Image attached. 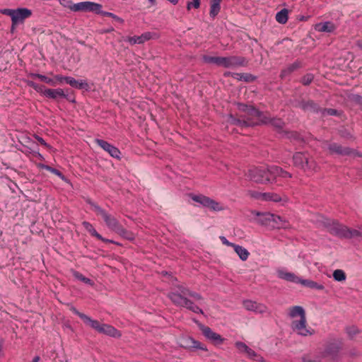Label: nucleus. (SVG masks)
Masks as SVG:
<instances>
[{"mask_svg":"<svg viewBox=\"0 0 362 362\" xmlns=\"http://www.w3.org/2000/svg\"><path fill=\"white\" fill-rule=\"evenodd\" d=\"M199 329L204 336L214 344H221L223 342L224 339L220 334L213 332L210 327L200 324Z\"/></svg>","mask_w":362,"mask_h":362,"instance_id":"2eb2a0df","label":"nucleus"},{"mask_svg":"<svg viewBox=\"0 0 362 362\" xmlns=\"http://www.w3.org/2000/svg\"><path fill=\"white\" fill-rule=\"evenodd\" d=\"M246 175L251 181L256 183L267 184L270 182L268 168L252 167L248 170Z\"/></svg>","mask_w":362,"mask_h":362,"instance_id":"6e6552de","label":"nucleus"},{"mask_svg":"<svg viewBox=\"0 0 362 362\" xmlns=\"http://www.w3.org/2000/svg\"><path fill=\"white\" fill-rule=\"evenodd\" d=\"M187 341L189 343V344H187V347L189 348H194L196 349L207 351L206 346L204 344L199 342V341H196L192 338H189L187 340Z\"/></svg>","mask_w":362,"mask_h":362,"instance_id":"79ce46f5","label":"nucleus"},{"mask_svg":"<svg viewBox=\"0 0 362 362\" xmlns=\"http://www.w3.org/2000/svg\"><path fill=\"white\" fill-rule=\"evenodd\" d=\"M60 3V4L65 7V8H69L70 10H71V6L74 4V3L72 2V1L71 0H58Z\"/></svg>","mask_w":362,"mask_h":362,"instance_id":"13d9d810","label":"nucleus"},{"mask_svg":"<svg viewBox=\"0 0 362 362\" xmlns=\"http://www.w3.org/2000/svg\"><path fill=\"white\" fill-rule=\"evenodd\" d=\"M200 6V0H192V2H188L187 5V8L188 11L191 9L192 7L194 8H199Z\"/></svg>","mask_w":362,"mask_h":362,"instance_id":"4d7b16f0","label":"nucleus"},{"mask_svg":"<svg viewBox=\"0 0 362 362\" xmlns=\"http://www.w3.org/2000/svg\"><path fill=\"white\" fill-rule=\"evenodd\" d=\"M97 14H100V15H102L103 16L110 17V18H113L115 21H117V22H118V23H119L121 24L124 23V20L122 18L117 16V15H115V14H114L112 13L107 12V11H104L102 10V8H100L98 10Z\"/></svg>","mask_w":362,"mask_h":362,"instance_id":"37998d69","label":"nucleus"},{"mask_svg":"<svg viewBox=\"0 0 362 362\" xmlns=\"http://www.w3.org/2000/svg\"><path fill=\"white\" fill-rule=\"evenodd\" d=\"M63 98H66L67 100H69L71 103H76L75 97L73 96V95H70L69 94H66V96H64Z\"/></svg>","mask_w":362,"mask_h":362,"instance_id":"69168bd1","label":"nucleus"},{"mask_svg":"<svg viewBox=\"0 0 362 362\" xmlns=\"http://www.w3.org/2000/svg\"><path fill=\"white\" fill-rule=\"evenodd\" d=\"M44 95L49 99L58 100L66 96L64 90L62 88H47L44 90Z\"/></svg>","mask_w":362,"mask_h":362,"instance_id":"b1692460","label":"nucleus"},{"mask_svg":"<svg viewBox=\"0 0 362 362\" xmlns=\"http://www.w3.org/2000/svg\"><path fill=\"white\" fill-rule=\"evenodd\" d=\"M314 79V76L313 74H306L304 75L300 80V82L304 86L310 85Z\"/></svg>","mask_w":362,"mask_h":362,"instance_id":"09e8293b","label":"nucleus"},{"mask_svg":"<svg viewBox=\"0 0 362 362\" xmlns=\"http://www.w3.org/2000/svg\"><path fill=\"white\" fill-rule=\"evenodd\" d=\"M66 83L70 85L71 87L77 88V89H84L88 91L90 88L89 84L86 81H78L74 78L69 76L66 78Z\"/></svg>","mask_w":362,"mask_h":362,"instance_id":"5701e85b","label":"nucleus"},{"mask_svg":"<svg viewBox=\"0 0 362 362\" xmlns=\"http://www.w3.org/2000/svg\"><path fill=\"white\" fill-rule=\"evenodd\" d=\"M295 106L300 107L305 112L308 111L315 114H320L321 112L320 105L312 100L299 101Z\"/></svg>","mask_w":362,"mask_h":362,"instance_id":"f3484780","label":"nucleus"},{"mask_svg":"<svg viewBox=\"0 0 362 362\" xmlns=\"http://www.w3.org/2000/svg\"><path fill=\"white\" fill-rule=\"evenodd\" d=\"M281 177H284V178H286V177L291 178V177H292V175L290 173L282 169V173H281Z\"/></svg>","mask_w":362,"mask_h":362,"instance_id":"338daca9","label":"nucleus"},{"mask_svg":"<svg viewBox=\"0 0 362 362\" xmlns=\"http://www.w3.org/2000/svg\"><path fill=\"white\" fill-rule=\"evenodd\" d=\"M159 35L156 33L146 32L141 34L140 36L128 37L127 41L131 45L142 44L151 39H158Z\"/></svg>","mask_w":362,"mask_h":362,"instance_id":"dca6fc26","label":"nucleus"},{"mask_svg":"<svg viewBox=\"0 0 362 362\" xmlns=\"http://www.w3.org/2000/svg\"><path fill=\"white\" fill-rule=\"evenodd\" d=\"M245 354L247 355L248 358H250L251 359L256 360V361H261V359H262V357L258 356L257 354V353L254 350L250 349L249 346H248Z\"/></svg>","mask_w":362,"mask_h":362,"instance_id":"8fccbe9b","label":"nucleus"},{"mask_svg":"<svg viewBox=\"0 0 362 362\" xmlns=\"http://www.w3.org/2000/svg\"><path fill=\"white\" fill-rule=\"evenodd\" d=\"M343 345V341L340 338L330 337L326 339L323 344V350L320 351L323 358L331 362H338L341 358Z\"/></svg>","mask_w":362,"mask_h":362,"instance_id":"7ed1b4c3","label":"nucleus"},{"mask_svg":"<svg viewBox=\"0 0 362 362\" xmlns=\"http://www.w3.org/2000/svg\"><path fill=\"white\" fill-rule=\"evenodd\" d=\"M35 139H37V141L42 146L47 147V148H50V146L49 144H47L46 143V141L40 136L36 135L35 136Z\"/></svg>","mask_w":362,"mask_h":362,"instance_id":"e2e57ef3","label":"nucleus"},{"mask_svg":"<svg viewBox=\"0 0 362 362\" xmlns=\"http://www.w3.org/2000/svg\"><path fill=\"white\" fill-rule=\"evenodd\" d=\"M68 77L69 76H64L62 75H55L53 79H54L56 82L58 81L62 83L64 81L66 83V78H68Z\"/></svg>","mask_w":362,"mask_h":362,"instance_id":"052dcab7","label":"nucleus"},{"mask_svg":"<svg viewBox=\"0 0 362 362\" xmlns=\"http://www.w3.org/2000/svg\"><path fill=\"white\" fill-rule=\"evenodd\" d=\"M303 66V63L300 60H296L293 63L289 64L287 67L292 71V73Z\"/></svg>","mask_w":362,"mask_h":362,"instance_id":"603ef678","label":"nucleus"},{"mask_svg":"<svg viewBox=\"0 0 362 362\" xmlns=\"http://www.w3.org/2000/svg\"><path fill=\"white\" fill-rule=\"evenodd\" d=\"M292 73V71L288 69V67H286V69H284L281 70L280 74L281 78H284L287 76L290 75Z\"/></svg>","mask_w":362,"mask_h":362,"instance_id":"bf43d9fd","label":"nucleus"},{"mask_svg":"<svg viewBox=\"0 0 362 362\" xmlns=\"http://www.w3.org/2000/svg\"><path fill=\"white\" fill-rule=\"evenodd\" d=\"M333 277L335 281H343L346 280V276L343 270L336 269L333 272Z\"/></svg>","mask_w":362,"mask_h":362,"instance_id":"a18cd8bd","label":"nucleus"},{"mask_svg":"<svg viewBox=\"0 0 362 362\" xmlns=\"http://www.w3.org/2000/svg\"><path fill=\"white\" fill-rule=\"evenodd\" d=\"M320 114L322 117L325 115H337L338 112L337 110L333 108H322L321 107V112Z\"/></svg>","mask_w":362,"mask_h":362,"instance_id":"3c124183","label":"nucleus"},{"mask_svg":"<svg viewBox=\"0 0 362 362\" xmlns=\"http://www.w3.org/2000/svg\"><path fill=\"white\" fill-rule=\"evenodd\" d=\"M73 275L76 279L81 281L82 282H83L86 284H88L90 286H93L94 284V282L91 279L84 276L82 274H81L78 272H76V271L74 272Z\"/></svg>","mask_w":362,"mask_h":362,"instance_id":"c03bdc74","label":"nucleus"},{"mask_svg":"<svg viewBox=\"0 0 362 362\" xmlns=\"http://www.w3.org/2000/svg\"><path fill=\"white\" fill-rule=\"evenodd\" d=\"M339 136L346 139H353V135L346 129H340L339 132Z\"/></svg>","mask_w":362,"mask_h":362,"instance_id":"864d4df0","label":"nucleus"},{"mask_svg":"<svg viewBox=\"0 0 362 362\" xmlns=\"http://www.w3.org/2000/svg\"><path fill=\"white\" fill-rule=\"evenodd\" d=\"M41 167L48 171H49L50 173L57 175L58 177H59L62 180H64L65 179V177L64 175L62 174V173H61L59 170L56 169V168H54L51 166H49V165H44L42 164L41 165Z\"/></svg>","mask_w":362,"mask_h":362,"instance_id":"de8ad7c7","label":"nucleus"},{"mask_svg":"<svg viewBox=\"0 0 362 362\" xmlns=\"http://www.w3.org/2000/svg\"><path fill=\"white\" fill-rule=\"evenodd\" d=\"M300 284L305 287L316 289V290H324L325 286L322 284H318L316 281L310 279H302Z\"/></svg>","mask_w":362,"mask_h":362,"instance_id":"2f4dec72","label":"nucleus"},{"mask_svg":"<svg viewBox=\"0 0 362 362\" xmlns=\"http://www.w3.org/2000/svg\"><path fill=\"white\" fill-rule=\"evenodd\" d=\"M315 29L320 32L332 33L336 29V26L333 23L327 21L317 24Z\"/></svg>","mask_w":362,"mask_h":362,"instance_id":"7c9ffc66","label":"nucleus"},{"mask_svg":"<svg viewBox=\"0 0 362 362\" xmlns=\"http://www.w3.org/2000/svg\"><path fill=\"white\" fill-rule=\"evenodd\" d=\"M266 122H262V124H271L274 128L277 130H281L285 126V122L282 119L278 117H271L270 114L266 112L265 114Z\"/></svg>","mask_w":362,"mask_h":362,"instance_id":"412c9836","label":"nucleus"},{"mask_svg":"<svg viewBox=\"0 0 362 362\" xmlns=\"http://www.w3.org/2000/svg\"><path fill=\"white\" fill-rule=\"evenodd\" d=\"M99 333L115 338H119L121 337V333L119 331H118L114 327L107 324H102Z\"/></svg>","mask_w":362,"mask_h":362,"instance_id":"393cba45","label":"nucleus"},{"mask_svg":"<svg viewBox=\"0 0 362 362\" xmlns=\"http://www.w3.org/2000/svg\"><path fill=\"white\" fill-rule=\"evenodd\" d=\"M229 122L231 124L240 127H254V122H250V120H245L243 116H241L240 118H236L233 115H230L229 117Z\"/></svg>","mask_w":362,"mask_h":362,"instance_id":"a878e982","label":"nucleus"},{"mask_svg":"<svg viewBox=\"0 0 362 362\" xmlns=\"http://www.w3.org/2000/svg\"><path fill=\"white\" fill-rule=\"evenodd\" d=\"M95 142L112 158H117L119 160H121V152L118 148L100 139H95Z\"/></svg>","mask_w":362,"mask_h":362,"instance_id":"4468645a","label":"nucleus"},{"mask_svg":"<svg viewBox=\"0 0 362 362\" xmlns=\"http://www.w3.org/2000/svg\"><path fill=\"white\" fill-rule=\"evenodd\" d=\"M168 297L177 306L185 308L194 313L204 315L202 309L187 298L191 297L195 300L202 301L203 297L199 293L190 291L183 285L175 286L168 293Z\"/></svg>","mask_w":362,"mask_h":362,"instance_id":"f257e3e1","label":"nucleus"},{"mask_svg":"<svg viewBox=\"0 0 362 362\" xmlns=\"http://www.w3.org/2000/svg\"><path fill=\"white\" fill-rule=\"evenodd\" d=\"M28 86L33 88L38 93H41L44 95V90H46L45 86L43 85L37 84L32 81H28L27 83Z\"/></svg>","mask_w":362,"mask_h":362,"instance_id":"49530a36","label":"nucleus"},{"mask_svg":"<svg viewBox=\"0 0 362 362\" xmlns=\"http://www.w3.org/2000/svg\"><path fill=\"white\" fill-rule=\"evenodd\" d=\"M203 61L207 64H215L217 66H222V57H211L208 55H204Z\"/></svg>","mask_w":362,"mask_h":362,"instance_id":"58836bf2","label":"nucleus"},{"mask_svg":"<svg viewBox=\"0 0 362 362\" xmlns=\"http://www.w3.org/2000/svg\"><path fill=\"white\" fill-rule=\"evenodd\" d=\"M291 328L298 334L303 337L311 336L315 333L314 329L307 327L306 316L300 317L299 320H293Z\"/></svg>","mask_w":362,"mask_h":362,"instance_id":"9b49d317","label":"nucleus"},{"mask_svg":"<svg viewBox=\"0 0 362 362\" xmlns=\"http://www.w3.org/2000/svg\"><path fill=\"white\" fill-rule=\"evenodd\" d=\"M327 149L329 154H337L339 156H352L354 157H362V154L356 150L349 147H345L339 144L333 142L327 144Z\"/></svg>","mask_w":362,"mask_h":362,"instance_id":"1a4fd4ad","label":"nucleus"},{"mask_svg":"<svg viewBox=\"0 0 362 362\" xmlns=\"http://www.w3.org/2000/svg\"><path fill=\"white\" fill-rule=\"evenodd\" d=\"M323 225L330 234L339 238L351 239L353 238H361L362 236L361 231L350 228L335 220L325 219L323 221Z\"/></svg>","mask_w":362,"mask_h":362,"instance_id":"f03ea898","label":"nucleus"},{"mask_svg":"<svg viewBox=\"0 0 362 362\" xmlns=\"http://www.w3.org/2000/svg\"><path fill=\"white\" fill-rule=\"evenodd\" d=\"M103 6L100 4L92 2V1H83L77 4H74L71 6V10L74 12L83 11V12H93L98 13L100 8H102Z\"/></svg>","mask_w":362,"mask_h":362,"instance_id":"f8f14e48","label":"nucleus"},{"mask_svg":"<svg viewBox=\"0 0 362 362\" xmlns=\"http://www.w3.org/2000/svg\"><path fill=\"white\" fill-rule=\"evenodd\" d=\"M243 305L246 310L260 314L267 313L268 310L267 307L264 304L258 303L250 300H244Z\"/></svg>","mask_w":362,"mask_h":362,"instance_id":"a211bd4d","label":"nucleus"},{"mask_svg":"<svg viewBox=\"0 0 362 362\" xmlns=\"http://www.w3.org/2000/svg\"><path fill=\"white\" fill-rule=\"evenodd\" d=\"M83 227L86 228V230L93 237H95L97 239L103 241V243H113V244H116V245H119L118 243L114 241V240H109V239H107V238H103L100 234H99L96 230L94 228V227L93 226V225L91 223H90L88 221H83L82 223Z\"/></svg>","mask_w":362,"mask_h":362,"instance_id":"6ab92c4d","label":"nucleus"},{"mask_svg":"<svg viewBox=\"0 0 362 362\" xmlns=\"http://www.w3.org/2000/svg\"><path fill=\"white\" fill-rule=\"evenodd\" d=\"M191 199L202 204L204 207H207L213 211H218L223 210V207L220 205L218 202L215 201L214 199H211L209 197H206L203 194H189Z\"/></svg>","mask_w":362,"mask_h":362,"instance_id":"9d476101","label":"nucleus"},{"mask_svg":"<svg viewBox=\"0 0 362 362\" xmlns=\"http://www.w3.org/2000/svg\"><path fill=\"white\" fill-rule=\"evenodd\" d=\"M279 278L284 279L289 282H293L296 284H300L301 279L296 276L294 273L288 272H279Z\"/></svg>","mask_w":362,"mask_h":362,"instance_id":"cd10ccee","label":"nucleus"},{"mask_svg":"<svg viewBox=\"0 0 362 362\" xmlns=\"http://www.w3.org/2000/svg\"><path fill=\"white\" fill-rule=\"evenodd\" d=\"M0 13L10 16L13 24L22 23L32 15L31 10L27 8H19L17 9L4 8L0 10Z\"/></svg>","mask_w":362,"mask_h":362,"instance_id":"423d86ee","label":"nucleus"},{"mask_svg":"<svg viewBox=\"0 0 362 362\" xmlns=\"http://www.w3.org/2000/svg\"><path fill=\"white\" fill-rule=\"evenodd\" d=\"M87 202L93 207V210L98 215L102 216L106 226L110 230L115 232L116 229L120 226V223L115 217L106 212L100 206L90 200H88Z\"/></svg>","mask_w":362,"mask_h":362,"instance_id":"0eeeda50","label":"nucleus"},{"mask_svg":"<svg viewBox=\"0 0 362 362\" xmlns=\"http://www.w3.org/2000/svg\"><path fill=\"white\" fill-rule=\"evenodd\" d=\"M253 197L257 199H262L266 201H273L275 202H279L282 200L279 194L272 192L259 193L257 196L253 195Z\"/></svg>","mask_w":362,"mask_h":362,"instance_id":"bb28decb","label":"nucleus"},{"mask_svg":"<svg viewBox=\"0 0 362 362\" xmlns=\"http://www.w3.org/2000/svg\"><path fill=\"white\" fill-rule=\"evenodd\" d=\"M233 78L238 81H243L245 82H253L256 80V76L252 74L244 73H235L233 74Z\"/></svg>","mask_w":362,"mask_h":362,"instance_id":"c9c22d12","label":"nucleus"},{"mask_svg":"<svg viewBox=\"0 0 362 362\" xmlns=\"http://www.w3.org/2000/svg\"><path fill=\"white\" fill-rule=\"evenodd\" d=\"M323 359L320 351L318 352L310 351L301 357L302 362H323Z\"/></svg>","mask_w":362,"mask_h":362,"instance_id":"4be33fe9","label":"nucleus"},{"mask_svg":"<svg viewBox=\"0 0 362 362\" xmlns=\"http://www.w3.org/2000/svg\"><path fill=\"white\" fill-rule=\"evenodd\" d=\"M238 107L240 111L244 112V115L243 116L245 120H250V122H254V127L262 125V122H266V112L259 111L254 106L243 103H239Z\"/></svg>","mask_w":362,"mask_h":362,"instance_id":"39448f33","label":"nucleus"},{"mask_svg":"<svg viewBox=\"0 0 362 362\" xmlns=\"http://www.w3.org/2000/svg\"><path fill=\"white\" fill-rule=\"evenodd\" d=\"M30 77H31L32 78H38L41 81L45 82L47 84H49L52 86H57V82L55 81L54 79L50 78L45 75H42V74L31 73L30 74Z\"/></svg>","mask_w":362,"mask_h":362,"instance_id":"e433bc0d","label":"nucleus"},{"mask_svg":"<svg viewBox=\"0 0 362 362\" xmlns=\"http://www.w3.org/2000/svg\"><path fill=\"white\" fill-rule=\"evenodd\" d=\"M269 177H270V182L275 180L277 177L281 176L282 168L276 165L268 167Z\"/></svg>","mask_w":362,"mask_h":362,"instance_id":"f704fd0d","label":"nucleus"},{"mask_svg":"<svg viewBox=\"0 0 362 362\" xmlns=\"http://www.w3.org/2000/svg\"><path fill=\"white\" fill-rule=\"evenodd\" d=\"M83 321L85 324L89 325L90 327L99 332L102 324H100L98 320H93L86 315Z\"/></svg>","mask_w":362,"mask_h":362,"instance_id":"a19ab883","label":"nucleus"},{"mask_svg":"<svg viewBox=\"0 0 362 362\" xmlns=\"http://www.w3.org/2000/svg\"><path fill=\"white\" fill-rule=\"evenodd\" d=\"M288 11L286 8H284L279 11L276 15V21L281 24H285L288 21Z\"/></svg>","mask_w":362,"mask_h":362,"instance_id":"ea45409f","label":"nucleus"},{"mask_svg":"<svg viewBox=\"0 0 362 362\" xmlns=\"http://www.w3.org/2000/svg\"><path fill=\"white\" fill-rule=\"evenodd\" d=\"M257 222L261 225H269L271 221H276V218L281 219L280 216L270 213H257Z\"/></svg>","mask_w":362,"mask_h":362,"instance_id":"aec40b11","label":"nucleus"},{"mask_svg":"<svg viewBox=\"0 0 362 362\" xmlns=\"http://www.w3.org/2000/svg\"><path fill=\"white\" fill-rule=\"evenodd\" d=\"M356 46L362 50V40H357L356 42Z\"/></svg>","mask_w":362,"mask_h":362,"instance_id":"774afa93","label":"nucleus"},{"mask_svg":"<svg viewBox=\"0 0 362 362\" xmlns=\"http://www.w3.org/2000/svg\"><path fill=\"white\" fill-rule=\"evenodd\" d=\"M293 165L304 171L315 172L318 165L313 156L308 151L296 152L293 156Z\"/></svg>","mask_w":362,"mask_h":362,"instance_id":"20e7f679","label":"nucleus"},{"mask_svg":"<svg viewBox=\"0 0 362 362\" xmlns=\"http://www.w3.org/2000/svg\"><path fill=\"white\" fill-rule=\"evenodd\" d=\"M247 61L245 57L240 56L222 57V66L224 68H234L245 66Z\"/></svg>","mask_w":362,"mask_h":362,"instance_id":"ddd939ff","label":"nucleus"},{"mask_svg":"<svg viewBox=\"0 0 362 362\" xmlns=\"http://www.w3.org/2000/svg\"><path fill=\"white\" fill-rule=\"evenodd\" d=\"M71 310L76 315H78L82 320H84V318L86 317V315L79 312L76 308L74 307H72L71 308Z\"/></svg>","mask_w":362,"mask_h":362,"instance_id":"680f3d73","label":"nucleus"},{"mask_svg":"<svg viewBox=\"0 0 362 362\" xmlns=\"http://www.w3.org/2000/svg\"><path fill=\"white\" fill-rule=\"evenodd\" d=\"M346 331L347 334L351 338L358 333V328L354 326L347 327Z\"/></svg>","mask_w":362,"mask_h":362,"instance_id":"6e6d98bb","label":"nucleus"},{"mask_svg":"<svg viewBox=\"0 0 362 362\" xmlns=\"http://www.w3.org/2000/svg\"><path fill=\"white\" fill-rule=\"evenodd\" d=\"M235 346L241 353H245L248 348V346L242 341H236Z\"/></svg>","mask_w":362,"mask_h":362,"instance_id":"5fc2aeb1","label":"nucleus"},{"mask_svg":"<svg viewBox=\"0 0 362 362\" xmlns=\"http://www.w3.org/2000/svg\"><path fill=\"white\" fill-rule=\"evenodd\" d=\"M222 0H211L210 1V12L211 18H214L221 11V2Z\"/></svg>","mask_w":362,"mask_h":362,"instance_id":"c756f323","label":"nucleus"},{"mask_svg":"<svg viewBox=\"0 0 362 362\" xmlns=\"http://www.w3.org/2000/svg\"><path fill=\"white\" fill-rule=\"evenodd\" d=\"M233 247L241 260L245 261L247 259L250 253L247 249L235 244L233 245Z\"/></svg>","mask_w":362,"mask_h":362,"instance_id":"72a5a7b5","label":"nucleus"},{"mask_svg":"<svg viewBox=\"0 0 362 362\" xmlns=\"http://www.w3.org/2000/svg\"><path fill=\"white\" fill-rule=\"evenodd\" d=\"M220 239L223 245H226L227 246H230L233 247V245H235V243L229 242L226 237L224 236H220Z\"/></svg>","mask_w":362,"mask_h":362,"instance_id":"0e129e2a","label":"nucleus"},{"mask_svg":"<svg viewBox=\"0 0 362 362\" xmlns=\"http://www.w3.org/2000/svg\"><path fill=\"white\" fill-rule=\"evenodd\" d=\"M285 134L286 137L292 141H296L298 142H304V139L302 135L296 131H285Z\"/></svg>","mask_w":362,"mask_h":362,"instance_id":"4c0bfd02","label":"nucleus"},{"mask_svg":"<svg viewBox=\"0 0 362 362\" xmlns=\"http://www.w3.org/2000/svg\"><path fill=\"white\" fill-rule=\"evenodd\" d=\"M115 233H116L117 234H118L121 237H122V238H125V239H127L128 240L132 241V240H134L135 239L134 234L132 232L125 229L121 224L116 229Z\"/></svg>","mask_w":362,"mask_h":362,"instance_id":"c85d7f7f","label":"nucleus"},{"mask_svg":"<svg viewBox=\"0 0 362 362\" xmlns=\"http://www.w3.org/2000/svg\"><path fill=\"white\" fill-rule=\"evenodd\" d=\"M289 317L291 318H294L297 316H299L300 318L303 317H305V312L303 307L299 305L293 306L289 309Z\"/></svg>","mask_w":362,"mask_h":362,"instance_id":"473e14b6","label":"nucleus"}]
</instances>
